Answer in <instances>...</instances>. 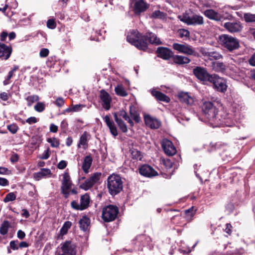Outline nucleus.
<instances>
[{"instance_id": "nucleus-1", "label": "nucleus", "mask_w": 255, "mask_h": 255, "mask_svg": "<svg viewBox=\"0 0 255 255\" xmlns=\"http://www.w3.org/2000/svg\"><path fill=\"white\" fill-rule=\"evenodd\" d=\"M203 112L205 117L208 119L210 123L213 127L221 126H229L225 121L219 118L217 115V109L214 106L211 102H205L203 105Z\"/></svg>"}, {"instance_id": "nucleus-2", "label": "nucleus", "mask_w": 255, "mask_h": 255, "mask_svg": "<svg viewBox=\"0 0 255 255\" xmlns=\"http://www.w3.org/2000/svg\"><path fill=\"white\" fill-rule=\"evenodd\" d=\"M180 21L188 25H200L204 23L202 16L194 13L192 11H186L182 15L178 16Z\"/></svg>"}, {"instance_id": "nucleus-3", "label": "nucleus", "mask_w": 255, "mask_h": 255, "mask_svg": "<svg viewBox=\"0 0 255 255\" xmlns=\"http://www.w3.org/2000/svg\"><path fill=\"white\" fill-rule=\"evenodd\" d=\"M123 184L121 177L118 175L113 174L107 178V187L112 195L119 193L123 188Z\"/></svg>"}, {"instance_id": "nucleus-4", "label": "nucleus", "mask_w": 255, "mask_h": 255, "mask_svg": "<svg viewBox=\"0 0 255 255\" xmlns=\"http://www.w3.org/2000/svg\"><path fill=\"white\" fill-rule=\"evenodd\" d=\"M218 42L229 52L238 49L240 43L238 39L228 34H222L219 36Z\"/></svg>"}, {"instance_id": "nucleus-5", "label": "nucleus", "mask_w": 255, "mask_h": 255, "mask_svg": "<svg viewBox=\"0 0 255 255\" xmlns=\"http://www.w3.org/2000/svg\"><path fill=\"white\" fill-rule=\"evenodd\" d=\"M127 40L139 49L145 50L147 48L146 41L142 39L138 32L136 30H132L128 34Z\"/></svg>"}, {"instance_id": "nucleus-6", "label": "nucleus", "mask_w": 255, "mask_h": 255, "mask_svg": "<svg viewBox=\"0 0 255 255\" xmlns=\"http://www.w3.org/2000/svg\"><path fill=\"white\" fill-rule=\"evenodd\" d=\"M118 213L119 209L117 206L109 205L103 208L102 217L104 221L109 222L114 220Z\"/></svg>"}, {"instance_id": "nucleus-7", "label": "nucleus", "mask_w": 255, "mask_h": 255, "mask_svg": "<svg viewBox=\"0 0 255 255\" xmlns=\"http://www.w3.org/2000/svg\"><path fill=\"white\" fill-rule=\"evenodd\" d=\"M209 82L213 84L214 88L218 91L225 92L227 90V85L226 80L216 74H212Z\"/></svg>"}, {"instance_id": "nucleus-8", "label": "nucleus", "mask_w": 255, "mask_h": 255, "mask_svg": "<svg viewBox=\"0 0 255 255\" xmlns=\"http://www.w3.org/2000/svg\"><path fill=\"white\" fill-rule=\"evenodd\" d=\"M193 72L196 77L204 84L209 82L211 77H212V74H210L206 68L200 66L195 67Z\"/></svg>"}, {"instance_id": "nucleus-9", "label": "nucleus", "mask_w": 255, "mask_h": 255, "mask_svg": "<svg viewBox=\"0 0 255 255\" xmlns=\"http://www.w3.org/2000/svg\"><path fill=\"white\" fill-rule=\"evenodd\" d=\"M62 185L61 190L62 193L67 198L69 197L70 193L69 190L71 188L72 183L70 176L68 172H64L62 174Z\"/></svg>"}, {"instance_id": "nucleus-10", "label": "nucleus", "mask_w": 255, "mask_h": 255, "mask_svg": "<svg viewBox=\"0 0 255 255\" xmlns=\"http://www.w3.org/2000/svg\"><path fill=\"white\" fill-rule=\"evenodd\" d=\"M173 48L180 53L188 55H194L195 53V51L192 46L186 43L179 44L174 43L173 44Z\"/></svg>"}, {"instance_id": "nucleus-11", "label": "nucleus", "mask_w": 255, "mask_h": 255, "mask_svg": "<svg viewBox=\"0 0 255 255\" xmlns=\"http://www.w3.org/2000/svg\"><path fill=\"white\" fill-rule=\"evenodd\" d=\"M101 175V173L100 172H96L94 173L81 185V187L85 190H88L95 184L99 181Z\"/></svg>"}, {"instance_id": "nucleus-12", "label": "nucleus", "mask_w": 255, "mask_h": 255, "mask_svg": "<svg viewBox=\"0 0 255 255\" xmlns=\"http://www.w3.org/2000/svg\"><path fill=\"white\" fill-rule=\"evenodd\" d=\"M99 98L103 108L107 111L110 110L112 102V98L110 94L105 90H101L100 92Z\"/></svg>"}, {"instance_id": "nucleus-13", "label": "nucleus", "mask_w": 255, "mask_h": 255, "mask_svg": "<svg viewBox=\"0 0 255 255\" xmlns=\"http://www.w3.org/2000/svg\"><path fill=\"white\" fill-rule=\"evenodd\" d=\"M162 147L166 154L172 156L176 153V149L172 142L167 139H164L161 142Z\"/></svg>"}, {"instance_id": "nucleus-14", "label": "nucleus", "mask_w": 255, "mask_h": 255, "mask_svg": "<svg viewBox=\"0 0 255 255\" xmlns=\"http://www.w3.org/2000/svg\"><path fill=\"white\" fill-rule=\"evenodd\" d=\"M76 247L71 241H66L62 244L61 249L62 252L67 255H76Z\"/></svg>"}, {"instance_id": "nucleus-15", "label": "nucleus", "mask_w": 255, "mask_h": 255, "mask_svg": "<svg viewBox=\"0 0 255 255\" xmlns=\"http://www.w3.org/2000/svg\"><path fill=\"white\" fill-rule=\"evenodd\" d=\"M224 27L230 33L238 32L242 30V26L239 21L225 22Z\"/></svg>"}, {"instance_id": "nucleus-16", "label": "nucleus", "mask_w": 255, "mask_h": 255, "mask_svg": "<svg viewBox=\"0 0 255 255\" xmlns=\"http://www.w3.org/2000/svg\"><path fill=\"white\" fill-rule=\"evenodd\" d=\"M140 174L143 176L150 177L156 175L157 173L152 167L148 165H143L139 168Z\"/></svg>"}, {"instance_id": "nucleus-17", "label": "nucleus", "mask_w": 255, "mask_h": 255, "mask_svg": "<svg viewBox=\"0 0 255 255\" xmlns=\"http://www.w3.org/2000/svg\"><path fill=\"white\" fill-rule=\"evenodd\" d=\"M144 121L146 125L151 128L157 129L161 125V123L159 120L149 115L144 116Z\"/></svg>"}, {"instance_id": "nucleus-18", "label": "nucleus", "mask_w": 255, "mask_h": 255, "mask_svg": "<svg viewBox=\"0 0 255 255\" xmlns=\"http://www.w3.org/2000/svg\"><path fill=\"white\" fill-rule=\"evenodd\" d=\"M200 51L204 56L208 57L210 59L218 60L223 58L222 55L217 51H209L204 48H201Z\"/></svg>"}, {"instance_id": "nucleus-19", "label": "nucleus", "mask_w": 255, "mask_h": 255, "mask_svg": "<svg viewBox=\"0 0 255 255\" xmlns=\"http://www.w3.org/2000/svg\"><path fill=\"white\" fill-rule=\"evenodd\" d=\"M158 56L165 60H168L171 57L173 58V53L169 49L165 47H158L157 50Z\"/></svg>"}, {"instance_id": "nucleus-20", "label": "nucleus", "mask_w": 255, "mask_h": 255, "mask_svg": "<svg viewBox=\"0 0 255 255\" xmlns=\"http://www.w3.org/2000/svg\"><path fill=\"white\" fill-rule=\"evenodd\" d=\"M203 13L207 17L210 19L214 20L215 21L222 20V13H219L214 9H206L204 11Z\"/></svg>"}, {"instance_id": "nucleus-21", "label": "nucleus", "mask_w": 255, "mask_h": 255, "mask_svg": "<svg viewBox=\"0 0 255 255\" xmlns=\"http://www.w3.org/2000/svg\"><path fill=\"white\" fill-rule=\"evenodd\" d=\"M91 137L90 134L86 131L81 135L79 140L78 143V148H82L84 149H86L88 146V141Z\"/></svg>"}, {"instance_id": "nucleus-22", "label": "nucleus", "mask_w": 255, "mask_h": 255, "mask_svg": "<svg viewBox=\"0 0 255 255\" xmlns=\"http://www.w3.org/2000/svg\"><path fill=\"white\" fill-rule=\"evenodd\" d=\"M147 8V5L143 0H138L135 1L134 3L133 10L135 14H139L141 12L145 11Z\"/></svg>"}, {"instance_id": "nucleus-23", "label": "nucleus", "mask_w": 255, "mask_h": 255, "mask_svg": "<svg viewBox=\"0 0 255 255\" xmlns=\"http://www.w3.org/2000/svg\"><path fill=\"white\" fill-rule=\"evenodd\" d=\"M11 53V48L5 44L0 43V58L7 59Z\"/></svg>"}, {"instance_id": "nucleus-24", "label": "nucleus", "mask_w": 255, "mask_h": 255, "mask_svg": "<svg viewBox=\"0 0 255 255\" xmlns=\"http://www.w3.org/2000/svg\"><path fill=\"white\" fill-rule=\"evenodd\" d=\"M104 120L106 122L107 126L109 128L111 134L114 136H116L118 134L117 129L113 121L111 120L110 116L106 115L104 117Z\"/></svg>"}, {"instance_id": "nucleus-25", "label": "nucleus", "mask_w": 255, "mask_h": 255, "mask_svg": "<svg viewBox=\"0 0 255 255\" xmlns=\"http://www.w3.org/2000/svg\"><path fill=\"white\" fill-rule=\"evenodd\" d=\"M151 94L158 101L166 103H169L170 102V98L168 96L155 89H152L151 91Z\"/></svg>"}, {"instance_id": "nucleus-26", "label": "nucleus", "mask_w": 255, "mask_h": 255, "mask_svg": "<svg viewBox=\"0 0 255 255\" xmlns=\"http://www.w3.org/2000/svg\"><path fill=\"white\" fill-rule=\"evenodd\" d=\"M51 174V172L49 169L42 168L39 172L34 174V178L36 180H39L42 178L50 177Z\"/></svg>"}, {"instance_id": "nucleus-27", "label": "nucleus", "mask_w": 255, "mask_h": 255, "mask_svg": "<svg viewBox=\"0 0 255 255\" xmlns=\"http://www.w3.org/2000/svg\"><path fill=\"white\" fill-rule=\"evenodd\" d=\"M180 101L188 105H191L194 103L193 98L188 93L181 92L178 94Z\"/></svg>"}, {"instance_id": "nucleus-28", "label": "nucleus", "mask_w": 255, "mask_h": 255, "mask_svg": "<svg viewBox=\"0 0 255 255\" xmlns=\"http://www.w3.org/2000/svg\"><path fill=\"white\" fill-rule=\"evenodd\" d=\"M92 161L93 158L91 155H87L84 157L82 168L85 173L89 172V169L92 165Z\"/></svg>"}, {"instance_id": "nucleus-29", "label": "nucleus", "mask_w": 255, "mask_h": 255, "mask_svg": "<svg viewBox=\"0 0 255 255\" xmlns=\"http://www.w3.org/2000/svg\"><path fill=\"white\" fill-rule=\"evenodd\" d=\"M80 229L83 231H87L90 225V220L87 216H83L79 221Z\"/></svg>"}, {"instance_id": "nucleus-30", "label": "nucleus", "mask_w": 255, "mask_h": 255, "mask_svg": "<svg viewBox=\"0 0 255 255\" xmlns=\"http://www.w3.org/2000/svg\"><path fill=\"white\" fill-rule=\"evenodd\" d=\"M172 59L174 62L178 64H188L190 62L189 58L184 56L173 55Z\"/></svg>"}, {"instance_id": "nucleus-31", "label": "nucleus", "mask_w": 255, "mask_h": 255, "mask_svg": "<svg viewBox=\"0 0 255 255\" xmlns=\"http://www.w3.org/2000/svg\"><path fill=\"white\" fill-rule=\"evenodd\" d=\"M145 36L146 40H148L150 43L156 44H159L161 43L160 40L157 37V36L155 34L152 32L147 33Z\"/></svg>"}, {"instance_id": "nucleus-32", "label": "nucleus", "mask_w": 255, "mask_h": 255, "mask_svg": "<svg viewBox=\"0 0 255 255\" xmlns=\"http://www.w3.org/2000/svg\"><path fill=\"white\" fill-rule=\"evenodd\" d=\"M114 118L116 122L117 123L119 128L123 132H127L128 131V128L125 124V123L123 122L122 119L119 118L117 114V113H115L114 114Z\"/></svg>"}, {"instance_id": "nucleus-33", "label": "nucleus", "mask_w": 255, "mask_h": 255, "mask_svg": "<svg viewBox=\"0 0 255 255\" xmlns=\"http://www.w3.org/2000/svg\"><path fill=\"white\" fill-rule=\"evenodd\" d=\"M90 203V197L87 194L82 195L80 198V205L82 207V209L84 210L86 209Z\"/></svg>"}, {"instance_id": "nucleus-34", "label": "nucleus", "mask_w": 255, "mask_h": 255, "mask_svg": "<svg viewBox=\"0 0 255 255\" xmlns=\"http://www.w3.org/2000/svg\"><path fill=\"white\" fill-rule=\"evenodd\" d=\"M117 114L119 118H121V119H124L125 121H127L131 126H133V122L130 119L129 117L125 111L121 110Z\"/></svg>"}, {"instance_id": "nucleus-35", "label": "nucleus", "mask_w": 255, "mask_h": 255, "mask_svg": "<svg viewBox=\"0 0 255 255\" xmlns=\"http://www.w3.org/2000/svg\"><path fill=\"white\" fill-rule=\"evenodd\" d=\"M212 66L213 69L216 72H223L226 70V66L223 62H214Z\"/></svg>"}, {"instance_id": "nucleus-36", "label": "nucleus", "mask_w": 255, "mask_h": 255, "mask_svg": "<svg viewBox=\"0 0 255 255\" xmlns=\"http://www.w3.org/2000/svg\"><path fill=\"white\" fill-rule=\"evenodd\" d=\"M115 91L116 94L120 96L126 97L128 95L127 92L126 91L124 87L121 85H118L116 87H115Z\"/></svg>"}, {"instance_id": "nucleus-37", "label": "nucleus", "mask_w": 255, "mask_h": 255, "mask_svg": "<svg viewBox=\"0 0 255 255\" xmlns=\"http://www.w3.org/2000/svg\"><path fill=\"white\" fill-rule=\"evenodd\" d=\"M10 227V223L8 221H4L1 225L0 228V233L2 235H6Z\"/></svg>"}, {"instance_id": "nucleus-38", "label": "nucleus", "mask_w": 255, "mask_h": 255, "mask_svg": "<svg viewBox=\"0 0 255 255\" xmlns=\"http://www.w3.org/2000/svg\"><path fill=\"white\" fill-rule=\"evenodd\" d=\"M129 113L130 116L136 123H139L140 118L138 113L132 107H130Z\"/></svg>"}, {"instance_id": "nucleus-39", "label": "nucleus", "mask_w": 255, "mask_h": 255, "mask_svg": "<svg viewBox=\"0 0 255 255\" xmlns=\"http://www.w3.org/2000/svg\"><path fill=\"white\" fill-rule=\"evenodd\" d=\"M27 102V106L31 107L32 105L39 100V97L37 95H30L26 98Z\"/></svg>"}, {"instance_id": "nucleus-40", "label": "nucleus", "mask_w": 255, "mask_h": 255, "mask_svg": "<svg viewBox=\"0 0 255 255\" xmlns=\"http://www.w3.org/2000/svg\"><path fill=\"white\" fill-rule=\"evenodd\" d=\"M71 226V223L69 221H67L64 223V225L60 229V235L63 236L67 234L68 230Z\"/></svg>"}, {"instance_id": "nucleus-41", "label": "nucleus", "mask_w": 255, "mask_h": 255, "mask_svg": "<svg viewBox=\"0 0 255 255\" xmlns=\"http://www.w3.org/2000/svg\"><path fill=\"white\" fill-rule=\"evenodd\" d=\"M178 33L180 36V37L182 38H189L190 36V32L189 31L185 29H180L178 30Z\"/></svg>"}, {"instance_id": "nucleus-42", "label": "nucleus", "mask_w": 255, "mask_h": 255, "mask_svg": "<svg viewBox=\"0 0 255 255\" xmlns=\"http://www.w3.org/2000/svg\"><path fill=\"white\" fill-rule=\"evenodd\" d=\"M151 17L155 18L163 19L165 15L164 12L160 10H155L152 13Z\"/></svg>"}, {"instance_id": "nucleus-43", "label": "nucleus", "mask_w": 255, "mask_h": 255, "mask_svg": "<svg viewBox=\"0 0 255 255\" xmlns=\"http://www.w3.org/2000/svg\"><path fill=\"white\" fill-rule=\"evenodd\" d=\"M47 141L48 142L50 143L51 146L53 147H57L60 144L59 140L55 137L48 138L47 139Z\"/></svg>"}, {"instance_id": "nucleus-44", "label": "nucleus", "mask_w": 255, "mask_h": 255, "mask_svg": "<svg viewBox=\"0 0 255 255\" xmlns=\"http://www.w3.org/2000/svg\"><path fill=\"white\" fill-rule=\"evenodd\" d=\"M16 199V195L13 192L7 194L3 199L4 202L12 201Z\"/></svg>"}, {"instance_id": "nucleus-45", "label": "nucleus", "mask_w": 255, "mask_h": 255, "mask_svg": "<svg viewBox=\"0 0 255 255\" xmlns=\"http://www.w3.org/2000/svg\"><path fill=\"white\" fill-rule=\"evenodd\" d=\"M244 19L247 22H255V14L251 13H245Z\"/></svg>"}, {"instance_id": "nucleus-46", "label": "nucleus", "mask_w": 255, "mask_h": 255, "mask_svg": "<svg viewBox=\"0 0 255 255\" xmlns=\"http://www.w3.org/2000/svg\"><path fill=\"white\" fill-rule=\"evenodd\" d=\"M45 108V105L44 103L38 102L34 106V110L38 112H43Z\"/></svg>"}, {"instance_id": "nucleus-47", "label": "nucleus", "mask_w": 255, "mask_h": 255, "mask_svg": "<svg viewBox=\"0 0 255 255\" xmlns=\"http://www.w3.org/2000/svg\"><path fill=\"white\" fill-rule=\"evenodd\" d=\"M131 156L132 158L135 159L136 160H141L142 155L140 151L137 150H133L131 152Z\"/></svg>"}, {"instance_id": "nucleus-48", "label": "nucleus", "mask_w": 255, "mask_h": 255, "mask_svg": "<svg viewBox=\"0 0 255 255\" xmlns=\"http://www.w3.org/2000/svg\"><path fill=\"white\" fill-rule=\"evenodd\" d=\"M9 1H11V2H13L14 4V6H17V3L15 0H6L5 4L4 5V7L2 8H0V11H1L3 13H5L7 8H8Z\"/></svg>"}, {"instance_id": "nucleus-49", "label": "nucleus", "mask_w": 255, "mask_h": 255, "mask_svg": "<svg viewBox=\"0 0 255 255\" xmlns=\"http://www.w3.org/2000/svg\"><path fill=\"white\" fill-rule=\"evenodd\" d=\"M196 210L194 209L193 207H191L190 209L185 211V213L187 217H189L191 219L195 214Z\"/></svg>"}, {"instance_id": "nucleus-50", "label": "nucleus", "mask_w": 255, "mask_h": 255, "mask_svg": "<svg viewBox=\"0 0 255 255\" xmlns=\"http://www.w3.org/2000/svg\"><path fill=\"white\" fill-rule=\"evenodd\" d=\"M162 163L165 167L167 169L171 168L173 165L172 162L168 158L163 159L162 160Z\"/></svg>"}, {"instance_id": "nucleus-51", "label": "nucleus", "mask_w": 255, "mask_h": 255, "mask_svg": "<svg viewBox=\"0 0 255 255\" xmlns=\"http://www.w3.org/2000/svg\"><path fill=\"white\" fill-rule=\"evenodd\" d=\"M7 129L11 133L14 134L17 132L18 128L16 125L11 124L7 126Z\"/></svg>"}, {"instance_id": "nucleus-52", "label": "nucleus", "mask_w": 255, "mask_h": 255, "mask_svg": "<svg viewBox=\"0 0 255 255\" xmlns=\"http://www.w3.org/2000/svg\"><path fill=\"white\" fill-rule=\"evenodd\" d=\"M47 26L50 29H54L56 26V24L53 19H50L47 20Z\"/></svg>"}, {"instance_id": "nucleus-53", "label": "nucleus", "mask_w": 255, "mask_h": 255, "mask_svg": "<svg viewBox=\"0 0 255 255\" xmlns=\"http://www.w3.org/2000/svg\"><path fill=\"white\" fill-rule=\"evenodd\" d=\"M49 51L47 48H42L41 49L39 55L41 57H46L48 56Z\"/></svg>"}, {"instance_id": "nucleus-54", "label": "nucleus", "mask_w": 255, "mask_h": 255, "mask_svg": "<svg viewBox=\"0 0 255 255\" xmlns=\"http://www.w3.org/2000/svg\"><path fill=\"white\" fill-rule=\"evenodd\" d=\"M49 156H50L49 148H48L46 150H45L43 152V153L40 157V158H41L42 159H47L49 157Z\"/></svg>"}, {"instance_id": "nucleus-55", "label": "nucleus", "mask_w": 255, "mask_h": 255, "mask_svg": "<svg viewBox=\"0 0 255 255\" xmlns=\"http://www.w3.org/2000/svg\"><path fill=\"white\" fill-rule=\"evenodd\" d=\"M56 105L59 107H62L64 104V100L62 98H58L55 102Z\"/></svg>"}, {"instance_id": "nucleus-56", "label": "nucleus", "mask_w": 255, "mask_h": 255, "mask_svg": "<svg viewBox=\"0 0 255 255\" xmlns=\"http://www.w3.org/2000/svg\"><path fill=\"white\" fill-rule=\"evenodd\" d=\"M234 208V205L232 203H229L226 206V210L229 213L232 212Z\"/></svg>"}, {"instance_id": "nucleus-57", "label": "nucleus", "mask_w": 255, "mask_h": 255, "mask_svg": "<svg viewBox=\"0 0 255 255\" xmlns=\"http://www.w3.org/2000/svg\"><path fill=\"white\" fill-rule=\"evenodd\" d=\"M71 206L73 208L76 210H83L80 204H79L77 202L73 201L71 202Z\"/></svg>"}, {"instance_id": "nucleus-58", "label": "nucleus", "mask_w": 255, "mask_h": 255, "mask_svg": "<svg viewBox=\"0 0 255 255\" xmlns=\"http://www.w3.org/2000/svg\"><path fill=\"white\" fill-rule=\"evenodd\" d=\"M11 173V172L8 168L0 167V174H9Z\"/></svg>"}, {"instance_id": "nucleus-59", "label": "nucleus", "mask_w": 255, "mask_h": 255, "mask_svg": "<svg viewBox=\"0 0 255 255\" xmlns=\"http://www.w3.org/2000/svg\"><path fill=\"white\" fill-rule=\"evenodd\" d=\"M19 159V156L16 153H14L11 155L10 160L12 163H15L18 161Z\"/></svg>"}, {"instance_id": "nucleus-60", "label": "nucleus", "mask_w": 255, "mask_h": 255, "mask_svg": "<svg viewBox=\"0 0 255 255\" xmlns=\"http://www.w3.org/2000/svg\"><path fill=\"white\" fill-rule=\"evenodd\" d=\"M232 226L230 223L226 224V228L225 229V232L229 235H231L232 233Z\"/></svg>"}, {"instance_id": "nucleus-61", "label": "nucleus", "mask_w": 255, "mask_h": 255, "mask_svg": "<svg viewBox=\"0 0 255 255\" xmlns=\"http://www.w3.org/2000/svg\"><path fill=\"white\" fill-rule=\"evenodd\" d=\"M84 106L82 105H75L72 106L73 112H79L81 110L82 107Z\"/></svg>"}, {"instance_id": "nucleus-62", "label": "nucleus", "mask_w": 255, "mask_h": 255, "mask_svg": "<svg viewBox=\"0 0 255 255\" xmlns=\"http://www.w3.org/2000/svg\"><path fill=\"white\" fill-rule=\"evenodd\" d=\"M12 76L13 75L11 74V72H9L7 77L3 81V85H7L9 84L10 83V79L12 78Z\"/></svg>"}, {"instance_id": "nucleus-63", "label": "nucleus", "mask_w": 255, "mask_h": 255, "mask_svg": "<svg viewBox=\"0 0 255 255\" xmlns=\"http://www.w3.org/2000/svg\"><path fill=\"white\" fill-rule=\"evenodd\" d=\"M9 184L8 181L4 178L0 177V185L2 186H7Z\"/></svg>"}, {"instance_id": "nucleus-64", "label": "nucleus", "mask_w": 255, "mask_h": 255, "mask_svg": "<svg viewBox=\"0 0 255 255\" xmlns=\"http://www.w3.org/2000/svg\"><path fill=\"white\" fill-rule=\"evenodd\" d=\"M67 163L64 160H61L58 164V168L60 169H63L66 167Z\"/></svg>"}]
</instances>
